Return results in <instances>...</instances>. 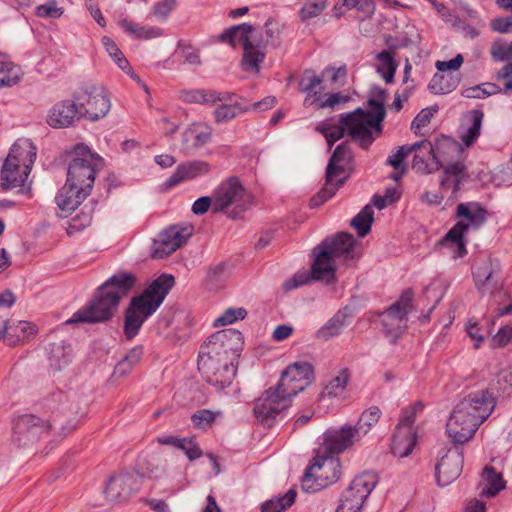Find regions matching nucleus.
<instances>
[{"instance_id": "f257e3e1", "label": "nucleus", "mask_w": 512, "mask_h": 512, "mask_svg": "<svg viewBox=\"0 0 512 512\" xmlns=\"http://www.w3.org/2000/svg\"><path fill=\"white\" fill-rule=\"evenodd\" d=\"M369 110L357 108L352 112L341 114L338 124L322 121L315 127L332 148L334 143L347 135L353 142L364 150L382 134L381 123L385 119L386 110L383 105L373 99L368 100Z\"/></svg>"}, {"instance_id": "f03ea898", "label": "nucleus", "mask_w": 512, "mask_h": 512, "mask_svg": "<svg viewBox=\"0 0 512 512\" xmlns=\"http://www.w3.org/2000/svg\"><path fill=\"white\" fill-rule=\"evenodd\" d=\"M136 276L119 271L108 278L98 289L89 303L76 311L66 324L100 323L108 321L118 309L120 300L136 285Z\"/></svg>"}, {"instance_id": "7ed1b4c3", "label": "nucleus", "mask_w": 512, "mask_h": 512, "mask_svg": "<svg viewBox=\"0 0 512 512\" xmlns=\"http://www.w3.org/2000/svg\"><path fill=\"white\" fill-rule=\"evenodd\" d=\"M495 407L488 390L468 394L453 409L446 424L449 437L459 444L470 440Z\"/></svg>"}, {"instance_id": "20e7f679", "label": "nucleus", "mask_w": 512, "mask_h": 512, "mask_svg": "<svg viewBox=\"0 0 512 512\" xmlns=\"http://www.w3.org/2000/svg\"><path fill=\"white\" fill-rule=\"evenodd\" d=\"M175 284L172 275L162 274L138 296L131 299L125 311L124 334L134 338L143 323L153 315Z\"/></svg>"}, {"instance_id": "39448f33", "label": "nucleus", "mask_w": 512, "mask_h": 512, "mask_svg": "<svg viewBox=\"0 0 512 512\" xmlns=\"http://www.w3.org/2000/svg\"><path fill=\"white\" fill-rule=\"evenodd\" d=\"M355 244L354 236L348 232H339L333 237H326L312 250L314 255L312 277L316 281L334 282L336 261L348 263L355 260Z\"/></svg>"}, {"instance_id": "423d86ee", "label": "nucleus", "mask_w": 512, "mask_h": 512, "mask_svg": "<svg viewBox=\"0 0 512 512\" xmlns=\"http://www.w3.org/2000/svg\"><path fill=\"white\" fill-rule=\"evenodd\" d=\"M36 158V147L27 139L17 140L11 147L0 171V185L4 191L30 194L28 176Z\"/></svg>"}, {"instance_id": "0eeeda50", "label": "nucleus", "mask_w": 512, "mask_h": 512, "mask_svg": "<svg viewBox=\"0 0 512 512\" xmlns=\"http://www.w3.org/2000/svg\"><path fill=\"white\" fill-rule=\"evenodd\" d=\"M75 429L72 421L63 423L59 415L45 419L34 414H23L13 422V441L28 446L47 438L54 432L53 440H62Z\"/></svg>"}, {"instance_id": "6e6552de", "label": "nucleus", "mask_w": 512, "mask_h": 512, "mask_svg": "<svg viewBox=\"0 0 512 512\" xmlns=\"http://www.w3.org/2000/svg\"><path fill=\"white\" fill-rule=\"evenodd\" d=\"M103 158L84 144H77L74 157L67 171V182L79 186L82 191L91 193L96 174L103 168Z\"/></svg>"}, {"instance_id": "1a4fd4ad", "label": "nucleus", "mask_w": 512, "mask_h": 512, "mask_svg": "<svg viewBox=\"0 0 512 512\" xmlns=\"http://www.w3.org/2000/svg\"><path fill=\"white\" fill-rule=\"evenodd\" d=\"M80 112V117L88 121H98L107 116L111 100L106 88L93 81L80 84L72 95Z\"/></svg>"}, {"instance_id": "9d476101", "label": "nucleus", "mask_w": 512, "mask_h": 512, "mask_svg": "<svg viewBox=\"0 0 512 512\" xmlns=\"http://www.w3.org/2000/svg\"><path fill=\"white\" fill-rule=\"evenodd\" d=\"M253 31L254 26L242 23L226 29L219 35L218 39L220 42H226L233 47L236 46V42H239L243 48L242 68L246 71L258 72L260 64L265 59V53L255 50L254 42L251 41Z\"/></svg>"}, {"instance_id": "9b49d317", "label": "nucleus", "mask_w": 512, "mask_h": 512, "mask_svg": "<svg viewBox=\"0 0 512 512\" xmlns=\"http://www.w3.org/2000/svg\"><path fill=\"white\" fill-rule=\"evenodd\" d=\"M213 194L214 212H224L230 206H235L228 213L232 219H236L250 205V195L236 176H231L223 181Z\"/></svg>"}, {"instance_id": "f8f14e48", "label": "nucleus", "mask_w": 512, "mask_h": 512, "mask_svg": "<svg viewBox=\"0 0 512 512\" xmlns=\"http://www.w3.org/2000/svg\"><path fill=\"white\" fill-rule=\"evenodd\" d=\"M243 344V335L239 330L223 329L208 337L201 345L198 356L236 360L240 356Z\"/></svg>"}, {"instance_id": "ddd939ff", "label": "nucleus", "mask_w": 512, "mask_h": 512, "mask_svg": "<svg viewBox=\"0 0 512 512\" xmlns=\"http://www.w3.org/2000/svg\"><path fill=\"white\" fill-rule=\"evenodd\" d=\"M413 298L412 289H406L395 303L381 313L385 336L391 344H396L407 328L403 322H406L408 314L413 309Z\"/></svg>"}, {"instance_id": "4468645a", "label": "nucleus", "mask_w": 512, "mask_h": 512, "mask_svg": "<svg viewBox=\"0 0 512 512\" xmlns=\"http://www.w3.org/2000/svg\"><path fill=\"white\" fill-rule=\"evenodd\" d=\"M378 481V475L373 471L357 475L341 494L335 512H360Z\"/></svg>"}, {"instance_id": "2eb2a0df", "label": "nucleus", "mask_w": 512, "mask_h": 512, "mask_svg": "<svg viewBox=\"0 0 512 512\" xmlns=\"http://www.w3.org/2000/svg\"><path fill=\"white\" fill-rule=\"evenodd\" d=\"M232 359L198 356V370L203 379L215 387L223 390L232 383L237 368Z\"/></svg>"}, {"instance_id": "dca6fc26", "label": "nucleus", "mask_w": 512, "mask_h": 512, "mask_svg": "<svg viewBox=\"0 0 512 512\" xmlns=\"http://www.w3.org/2000/svg\"><path fill=\"white\" fill-rule=\"evenodd\" d=\"M291 399L277 385L265 390L254 403V415L257 420L271 427L276 417L290 406Z\"/></svg>"}, {"instance_id": "f3484780", "label": "nucleus", "mask_w": 512, "mask_h": 512, "mask_svg": "<svg viewBox=\"0 0 512 512\" xmlns=\"http://www.w3.org/2000/svg\"><path fill=\"white\" fill-rule=\"evenodd\" d=\"M314 381V368L308 362L293 363L281 374L276 384L285 393L286 397L292 399L298 393L305 390Z\"/></svg>"}, {"instance_id": "a211bd4d", "label": "nucleus", "mask_w": 512, "mask_h": 512, "mask_svg": "<svg viewBox=\"0 0 512 512\" xmlns=\"http://www.w3.org/2000/svg\"><path fill=\"white\" fill-rule=\"evenodd\" d=\"M455 216L459 221L449 230V237L457 239L469 230H478L487 219V210L478 202L460 203Z\"/></svg>"}, {"instance_id": "6ab92c4d", "label": "nucleus", "mask_w": 512, "mask_h": 512, "mask_svg": "<svg viewBox=\"0 0 512 512\" xmlns=\"http://www.w3.org/2000/svg\"><path fill=\"white\" fill-rule=\"evenodd\" d=\"M193 230L192 225H172L164 230L159 235V239L154 241L152 258L163 259L171 255L187 242Z\"/></svg>"}, {"instance_id": "aec40b11", "label": "nucleus", "mask_w": 512, "mask_h": 512, "mask_svg": "<svg viewBox=\"0 0 512 512\" xmlns=\"http://www.w3.org/2000/svg\"><path fill=\"white\" fill-rule=\"evenodd\" d=\"M141 484L140 474L134 471H124L109 478L104 488V495L111 503L122 502L139 491Z\"/></svg>"}, {"instance_id": "412c9836", "label": "nucleus", "mask_w": 512, "mask_h": 512, "mask_svg": "<svg viewBox=\"0 0 512 512\" xmlns=\"http://www.w3.org/2000/svg\"><path fill=\"white\" fill-rule=\"evenodd\" d=\"M321 83L322 78L313 74L310 70L304 72V76L299 82L300 91L307 93L308 96H313V103L318 108H335L350 99L348 95H344L341 92L323 95L320 91L315 90Z\"/></svg>"}, {"instance_id": "4be33fe9", "label": "nucleus", "mask_w": 512, "mask_h": 512, "mask_svg": "<svg viewBox=\"0 0 512 512\" xmlns=\"http://www.w3.org/2000/svg\"><path fill=\"white\" fill-rule=\"evenodd\" d=\"M464 456L460 447L448 449L435 466V477L439 486L454 482L463 470Z\"/></svg>"}, {"instance_id": "5701e85b", "label": "nucleus", "mask_w": 512, "mask_h": 512, "mask_svg": "<svg viewBox=\"0 0 512 512\" xmlns=\"http://www.w3.org/2000/svg\"><path fill=\"white\" fill-rule=\"evenodd\" d=\"M473 277L482 295L493 294L501 285L499 262L491 258L479 262L474 266Z\"/></svg>"}, {"instance_id": "b1692460", "label": "nucleus", "mask_w": 512, "mask_h": 512, "mask_svg": "<svg viewBox=\"0 0 512 512\" xmlns=\"http://www.w3.org/2000/svg\"><path fill=\"white\" fill-rule=\"evenodd\" d=\"M356 436L357 434L352 427L327 431L324 434L323 443L317 449L319 457H323V455L334 457V455L342 453L358 439Z\"/></svg>"}, {"instance_id": "393cba45", "label": "nucleus", "mask_w": 512, "mask_h": 512, "mask_svg": "<svg viewBox=\"0 0 512 512\" xmlns=\"http://www.w3.org/2000/svg\"><path fill=\"white\" fill-rule=\"evenodd\" d=\"M80 112L75 100H62L54 104L47 115V123L50 127L61 129L73 126L79 120Z\"/></svg>"}, {"instance_id": "a878e982", "label": "nucleus", "mask_w": 512, "mask_h": 512, "mask_svg": "<svg viewBox=\"0 0 512 512\" xmlns=\"http://www.w3.org/2000/svg\"><path fill=\"white\" fill-rule=\"evenodd\" d=\"M443 146H455V143L448 137L437 139L433 145L431 154L418 152L414 155L412 168L421 174H432L443 167L441 157V148Z\"/></svg>"}, {"instance_id": "bb28decb", "label": "nucleus", "mask_w": 512, "mask_h": 512, "mask_svg": "<svg viewBox=\"0 0 512 512\" xmlns=\"http://www.w3.org/2000/svg\"><path fill=\"white\" fill-rule=\"evenodd\" d=\"M346 169L347 167L344 165L334 162V168L329 175V164L327 165L325 174L326 183L324 187L310 199L309 205L311 208L321 206L335 195L336 191L345 183L348 177L347 175L340 177L342 174L346 173Z\"/></svg>"}, {"instance_id": "cd10ccee", "label": "nucleus", "mask_w": 512, "mask_h": 512, "mask_svg": "<svg viewBox=\"0 0 512 512\" xmlns=\"http://www.w3.org/2000/svg\"><path fill=\"white\" fill-rule=\"evenodd\" d=\"M311 466L315 471V478L318 479L320 487L325 488L340 478L341 464L338 458L329 455L319 457V451L317 450Z\"/></svg>"}, {"instance_id": "c85d7f7f", "label": "nucleus", "mask_w": 512, "mask_h": 512, "mask_svg": "<svg viewBox=\"0 0 512 512\" xmlns=\"http://www.w3.org/2000/svg\"><path fill=\"white\" fill-rule=\"evenodd\" d=\"M209 171L210 164L206 161H186L178 165L173 174L166 180L164 183L165 188H172L181 182L206 175Z\"/></svg>"}, {"instance_id": "c756f323", "label": "nucleus", "mask_w": 512, "mask_h": 512, "mask_svg": "<svg viewBox=\"0 0 512 512\" xmlns=\"http://www.w3.org/2000/svg\"><path fill=\"white\" fill-rule=\"evenodd\" d=\"M89 195L87 192L82 191L79 186L75 185L74 187V185L66 181L65 185L58 191L55 202L61 211L70 213Z\"/></svg>"}, {"instance_id": "7c9ffc66", "label": "nucleus", "mask_w": 512, "mask_h": 512, "mask_svg": "<svg viewBox=\"0 0 512 512\" xmlns=\"http://www.w3.org/2000/svg\"><path fill=\"white\" fill-rule=\"evenodd\" d=\"M280 34L278 22L268 19L260 32H256L254 29L251 41L254 42L255 50L263 51L266 54L265 48L267 46L276 48L280 45Z\"/></svg>"}, {"instance_id": "2f4dec72", "label": "nucleus", "mask_w": 512, "mask_h": 512, "mask_svg": "<svg viewBox=\"0 0 512 512\" xmlns=\"http://www.w3.org/2000/svg\"><path fill=\"white\" fill-rule=\"evenodd\" d=\"M212 129L203 122H194L188 126L182 135L186 148L198 149L211 140Z\"/></svg>"}, {"instance_id": "473e14b6", "label": "nucleus", "mask_w": 512, "mask_h": 512, "mask_svg": "<svg viewBox=\"0 0 512 512\" xmlns=\"http://www.w3.org/2000/svg\"><path fill=\"white\" fill-rule=\"evenodd\" d=\"M466 166L460 162H451L444 167L443 176L440 179V186L443 189L451 188L452 193L459 191L460 185L466 177Z\"/></svg>"}, {"instance_id": "72a5a7b5", "label": "nucleus", "mask_w": 512, "mask_h": 512, "mask_svg": "<svg viewBox=\"0 0 512 512\" xmlns=\"http://www.w3.org/2000/svg\"><path fill=\"white\" fill-rule=\"evenodd\" d=\"M415 444L416 433L413 429L395 430L392 437L391 451L394 456L404 458L411 454Z\"/></svg>"}, {"instance_id": "f704fd0d", "label": "nucleus", "mask_w": 512, "mask_h": 512, "mask_svg": "<svg viewBox=\"0 0 512 512\" xmlns=\"http://www.w3.org/2000/svg\"><path fill=\"white\" fill-rule=\"evenodd\" d=\"M461 81V76L456 73L437 72L429 82L428 89L434 94H447L455 90Z\"/></svg>"}, {"instance_id": "c9c22d12", "label": "nucleus", "mask_w": 512, "mask_h": 512, "mask_svg": "<svg viewBox=\"0 0 512 512\" xmlns=\"http://www.w3.org/2000/svg\"><path fill=\"white\" fill-rule=\"evenodd\" d=\"M347 315L338 311L331 319H329L317 332L316 338L322 341L339 335L346 326Z\"/></svg>"}, {"instance_id": "e433bc0d", "label": "nucleus", "mask_w": 512, "mask_h": 512, "mask_svg": "<svg viewBox=\"0 0 512 512\" xmlns=\"http://www.w3.org/2000/svg\"><path fill=\"white\" fill-rule=\"evenodd\" d=\"M120 26L130 35L137 39L149 40L162 35V30L152 26H139L128 19H122Z\"/></svg>"}, {"instance_id": "4c0bfd02", "label": "nucleus", "mask_w": 512, "mask_h": 512, "mask_svg": "<svg viewBox=\"0 0 512 512\" xmlns=\"http://www.w3.org/2000/svg\"><path fill=\"white\" fill-rule=\"evenodd\" d=\"M70 347H66L63 342L52 343L49 348L50 366L55 371L62 370L70 361Z\"/></svg>"}, {"instance_id": "58836bf2", "label": "nucleus", "mask_w": 512, "mask_h": 512, "mask_svg": "<svg viewBox=\"0 0 512 512\" xmlns=\"http://www.w3.org/2000/svg\"><path fill=\"white\" fill-rule=\"evenodd\" d=\"M296 495L294 489H289L283 496L274 497L264 502L261 512H284L294 504Z\"/></svg>"}, {"instance_id": "ea45409f", "label": "nucleus", "mask_w": 512, "mask_h": 512, "mask_svg": "<svg viewBox=\"0 0 512 512\" xmlns=\"http://www.w3.org/2000/svg\"><path fill=\"white\" fill-rule=\"evenodd\" d=\"M482 478L488 483V487L481 492L484 496L493 497L505 488L502 475L497 473L492 466H486L484 468Z\"/></svg>"}, {"instance_id": "a19ab883", "label": "nucleus", "mask_w": 512, "mask_h": 512, "mask_svg": "<svg viewBox=\"0 0 512 512\" xmlns=\"http://www.w3.org/2000/svg\"><path fill=\"white\" fill-rule=\"evenodd\" d=\"M218 98L217 92L212 90L192 89L180 92V99L185 103L214 104Z\"/></svg>"}, {"instance_id": "79ce46f5", "label": "nucleus", "mask_w": 512, "mask_h": 512, "mask_svg": "<svg viewBox=\"0 0 512 512\" xmlns=\"http://www.w3.org/2000/svg\"><path fill=\"white\" fill-rule=\"evenodd\" d=\"M381 416V410L377 406H372L362 412L357 424L352 427L357 436L366 435L368 431L377 424Z\"/></svg>"}, {"instance_id": "37998d69", "label": "nucleus", "mask_w": 512, "mask_h": 512, "mask_svg": "<svg viewBox=\"0 0 512 512\" xmlns=\"http://www.w3.org/2000/svg\"><path fill=\"white\" fill-rule=\"evenodd\" d=\"M36 333L37 327L35 324L19 321L17 325L13 326V330L8 333L9 344L17 345L20 342L28 341Z\"/></svg>"}, {"instance_id": "c03bdc74", "label": "nucleus", "mask_w": 512, "mask_h": 512, "mask_svg": "<svg viewBox=\"0 0 512 512\" xmlns=\"http://www.w3.org/2000/svg\"><path fill=\"white\" fill-rule=\"evenodd\" d=\"M374 211L371 206L366 205L362 210L351 220V226L356 229L360 237H365L370 231L373 223Z\"/></svg>"}, {"instance_id": "a18cd8bd", "label": "nucleus", "mask_w": 512, "mask_h": 512, "mask_svg": "<svg viewBox=\"0 0 512 512\" xmlns=\"http://www.w3.org/2000/svg\"><path fill=\"white\" fill-rule=\"evenodd\" d=\"M143 355L141 346L133 347L125 357L116 365L114 373L120 376L127 375L132 368L139 363Z\"/></svg>"}, {"instance_id": "49530a36", "label": "nucleus", "mask_w": 512, "mask_h": 512, "mask_svg": "<svg viewBox=\"0 0 512 512\" xmlns=\"http://www.w3.org/2000/svg\"><path fill=\"white\" fill-rule=\"evenodd\" d=\"M221 411H212L209 409L197 410L191 416V422L197 429H208L213 426L218 418L222 417Z\"/></svg>"}, {"instance_id": "de8ad7c7", "label": "nucleus", "mask_w": 512, "mask_h": 512, "mask_svg": "<svg viewBox=\"0 0 512 512\" xmlns=\"http://www.w3.org/2000/svg\"><path fill=\"white\" fill-rule=\"evenodd\" d=\"M484 113L475 109L471 111L472 125L462 135L461 140L467 146H471L479 137Z\"/></svg>"}, {"instance_id": "09e8293b", "label": "nucleus", "mask_w": 512, "mask_h": 512, "mask_svg": "<svg viewBox=\"0 0 512 512\" xmlns=\"http://www.w3.org/2000/svg\"><path fill=\"white\" fill-rule=\"evenodd\" d=\"M353 158V152L348 142H342L339 144L329 159V175L332 173V169L334 168V162L348 167L352 163Z\"/></svg>"}, {"instance_id": "8fccbe9b", "label": "nucleus", "mask_w": 512, "mask_h": 512, "mask_svg": "<svg viewBox=\"0 0 512 512\" xmlns=\"http://www.w3.org/2000/svg\"><path fill=\"white\" fill-rule=\"evenodd\" d=\"M350 373L347 368L342 369L339 375L333 377L324 387L322 395L338 396L346 388L349 381Z\"/></svg>"}, {"instance_id": "3c124183", "label": "nucleus", "mask_w": 512, "mask_h": 512, "mask_svg": "<svg viewBox=\"0 0 512 512\" xmlns=\"http://www.w3.org/2000/svg\"><path fill=\"white\" fill-rule=\"evenodd\" d=\"M490 55L496 62L512 61V41L507 43L501 38L495 39L490 46Z\"/></svg>"}, {"instance_id": "603ef678", "label": "nucleus", "mask_w": 512, "mask_h": 512, "mask_svg": "<svg viewBox=\"0 0 512 512\" xmlns=\"http://www.w3.org/2000/svg\"><path fill=\"white\" fill-rule=\"evenodd\" d=\"M249 109L248 106L242 107L238 104H222L214 110L215 121L216 123H226Z\"/></svg>"}, {"instance_id": "864d4df0", "label": "nucleus", "mask_w": 512, "mask_h": 512, "mask_svg": "<svg viewBox=\"0 0 512 512\" xmlns=\"http://www.w3.org/2000/svg\"><path fill=\"white\" fill-rule=\"evenodd\" d=\"M92 221V209H88L85 211L81 210L79 214L73 217L66 228L67 234L69 236H73L74 234L80 232L91 224Z\"/></svg>"}, {"instance_id": "5fc2aeb1", "label": "nucleus", "mask_w": 512, "mask_h": 512, "mask_svg": "<svg viewBox=\"0 0 512 512\" xmlns=\"http://www.w3.org/2000/svg\"><path fill=\"white\" fill-rule=\"evenodd\" d=\"M327 7L326 0H307L299 11L302 21H308L319 16Z\"/></svg>"}, {"instance_id": "6e6d98bb", "label": "nucleus", "mask_w": 512, "mask_h": 512, "mask_svg": "<svg viewBox=\"0 0 512 512\" xmlns=\"http://www.w3.org/2000/svg\"><path fill=\"white\" fill-rule=\"evenodd\" d=\"M424 405L422 402H415L410 408L402 409V416L396 426V430L405 431L406 429H413L412 425L415 422V415L417 412L422 411Z\"/></svg>"}, {"instance_id": "4d7b16f0", "label": "nucleus", "mask_w": 512, "mask_h": 512, "mask_svg": "<svg viewBox=\"0 0 512 512\" xmlns=\"http://www.w3.org/2000/svg\"><path fill=\"white\" fill-rule=\"evenodd\" d=\"M378 59L386 68V71H384L383 68L379 67L378 72L381 73L386 83H392L397 69V63L395 62L392 53L389 51H382L378 54Z\"/></svg>"}, {"instance_id": "13d9d810", "label": "nucleus", "mask_w": 512, "mask_h": 512, "mask_svg": "<svg viewBox=\"0 0 512 512\" xmlns=\"http://www.w3.org/2000/svg\"><path fill=\"white\" fill-rule=\"evenodd\" d=\"M177 449L183 451L191 462L199 459L203 455L202 449L196 442L195 437L181 438Z\"/></svg>"}, {"instance_id": "bf43d9fd", "label": "nucleus", "mask_w": 512, "mask_h": 512, "mask_svg": "<svg viewBox=\"0 0 512 512\" xmlns=\"http://www.w3.org/2000/svg\"><path fill=\"white\" fill-rule=\"evenodd\" d=\"M63 13L64 9L57 6V0H49L35 8V14L41 18L58 19Z\"/></svg>"}, {"instance_id": "052dcab7", "label": "nucleus", "mask_w": 512, "mask_h": 512, "mask_svg": "<svg viewBox=\"0 0 512 512\" xmlns=\"http://www.w3.org/2000/svg\"><path fill=\"white\" fill-rule=\"evenodd\" d=\"M247 315L244 308H228L223 314L214 321V326H225L232 324L237 320H243Z\"/></svg>"}, {"instance_id": "680f3d73", "label": "nucleus", "mask_w": 512, "mask_h": 512, "mask_svg": "<svg viewBox=\"0 0 512 512\" xmlns=\"http://www.w3.org/2000/svg\"><path fill=\"white\" fill-rule=\"evenodd\" d=\"M500 88L494 83H485L479 86L468 88L464 91L463 95L467 98H484L496 94Z\"/></svg>"}, {"instance_id": "e2e57ef3", "label": "nucleus", "mask_w": 512, "mask_h": 512, "mask_svg": "<svg viewBox=\"0 0 512 512\" xmlns=\"http://www.w3.org/2000/svg\"><path fill=\"white\" fill-rule=\"evenodd\" d=\"M437 112V106L435 107H428L422 109L416 117L413 119L411 123V129L414 131V133H417V131L425 126H427L431 118L433 117L434 113Z\"/></svg>"}, {"instance_id": "0e129e2a", "label": "nucleus", "mask_w": 512, "mask_h": 512, "mask_svg": "<svg viewBox=\"0 0 512 512\" xmlns=\"http://www.w3.org/2000/svg\"><path fill=\"white\" fill-rule=\"evenodd\" d=\"M301 485L303 490L308 493H313L323 489V487H320L318 479L315 478V471L312 466H309L306 469L302 477Z\"/></svg>"}, {"instance_id": "69168bd1", "label": "nucleus", "mask_w": 512, "mask_h": 512, "mask_svg": "<svg viewBox=\"0 0 512 512\" xmlns=\"http://www.w3.org/2000/svg\"><path fill=\"white\" fill-rule=\"evenodd\" d=\"M311 280H315L312 277V271L310 274L307 272H299L283 283V289L288 292L309 283Z\"/></svg>"}, {"instance_id": "338daca9", "label": "nucleus", "mask_w": 512, "mask_h": 512, "mask_svg": "<svg viewBox=\"0 0 512 512\" xmlns=\"http://www.w3.org/2000/svg\"><path fill=\"white\" fill-rule=\"evenodd\" d=\"M176 6V0H162L153 6L152 14L158 20L164 21Z\"/></svg>"}, {"instance_id": "774afa93", "label": "nucleus", "mask_w": 512, "mask_h": 512, "mask_svg": "<svg viewBox=\"0 0 512 512\" xmlns=\"http://www.w3.org/2000/svg\"><path fill=\"white\" fill-rule=\"evenodd\" d=\"M212 208L214 211V194L212 196H203L198 198L192 205V212L195 215H204Z\"/></svg>"}]
</instances>
